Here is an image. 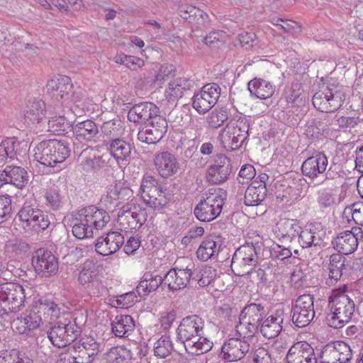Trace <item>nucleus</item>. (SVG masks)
Masks as SVG:
<instances>
[{"label": "nucleus", "mask_w": 363, "mask_h": 363, "mask_svg": "<svg viewBox=\"0 0 363 363\" xmlns=\"http://www.w3.org/2000/svg\"><path fill=\"white\" fill-rule=\"evenodd\" d=\"M205 325L204 318L196 314L181 320L177 328V341L184 345L187 353L200 355L213 347V342L204 335Z\"/></svg>", "instance_id": "nucleus-1"}, {"label": "nucleus", "mask_w": 363, "mask_h": 363, "mask_svg": "<svg viewBox=\"0 0 363 363\" xmlns=\"http://www.w3.org/2000/svg\"><path fill=\"white\" fill-rule=\"evenodd\" d=\"M74 216L72 233L80 240L92 238L94 230L103 229L110 221L108 213L94 206H89L78 210Z\"/></svg>", "instance_id": "nucleus-2"}, {"label": "nucleus", "mask_w": 363, "mask_h": 363, "mask_svg": "<svg viewBox=\"0 0 363 363\" xmlns=\"http://www.w3.org/2000/svg\"><path fill=\"white\" fill-rule=\"evenodd\" d=\"M347 286L335 289L329 297L330 312L325 317L326 324L333 328H342L348 323L354 312L355 304L347 294Z\"/></svg>", "instance_id": "nucleus-3"}, {"label": "nucleus", "mask_w": 363, "mask_h": 363, "mask_svg": "<svg viewBox=\"0 0 363 363\" xmlns=\"http://www.w3.org/2000/svg\"><path fill=\"white\" fill-rule=\"evenodd\" d=\"M226 196V192L220 189L203 194L194 208V216L201 222L213 220L220 214Z\"/></svg>", "instance_id": "nucleus-4"}, {"label": "nucleus", "mask_w": 363, "mask_h": 363, "mask_svg": "<svg viewBox=\"0 0 363 363\" xmlns=\"http://www.w3.org/2000/svg\"><path fill=\"white\" fill-rule=\"evenodd\" d=\"M26 296L24 288L19 284L0 285V314L18 311L23 306Z\"/></svg>", "instance_id": "nucleus-5"}, {"label": "nucleus", "mask_w": 363, "mask_h": 363, "mask_svg": "<svg viewBox=\"0 0 363 363\" xmlns=\"http://www.w3.org/2000/svg\"><path fill=\"white\" fill-rule=\"evenodd\" d=\"M17 218L26 232H39L47 229L50 223L48 217L34 205L24 203Z\"/></svg>", "instance_id": "nucleus-6"}, {"label": "nucleus", "mask_w": 363, "mask_h": 363, "mask_svg": "<svg viewBox=\"0 0 363 363\" xmlns=\"http://www.w3.org/2000/svg\"><path fill=\"white\" fill-rule=\"evenodd\" d=\"M257 263L258 255L255 247L252 244H246L236 250L230 267L236 276L243 277L251 273Z\"/></svg>", "instance_id": "nucleus-7"}, {"label": "nucleus", "mask_w": 363, "mask_h": 363, "mask_svg": "<svg viewBox=\"0 0 363 363\" xmlns=\"http://www.w3.org/2000/svg\"><path fill=\"white\" fill-rule=\"evenodd\" d=\"M345 99V94L337 86L323 87L315 92L312 99L314 107L325 113H331L339 109Z\"/></svg>", "instance_id": "nucleus-8"}, {"label": "nucleus", "mask_w": 363, "mask_h": 363, "mask_svg": "<svg viewBox=\"0 0 363 363\" xmlns=\"http://www.w3.org/2000/svg\"><path fill=\"white\" fill-rule=\"evenodd\" d=\"M292 323L299 328L306 327L315 317L314 298L311 294L299 296L292 306Z\"/></svg>", "instance_id": "nucleus-9"}, {"label": "nucleus", "mask_w": 363, "mask_h": 363, "mask_svg": "<svg viewBox=\"0 0 363 363\" xmlns=\"http://www.w3.org/2000/svg\"><path fill=\"white\" fill-rule=\"evenodd\" d=\"M221 94L220 86L214 82L205 84L192 97V106L199 113L209 111L218 102Z\"/></svg>", "instance_id": "nucleus-10"}, {"label": "nucleus", "mask_w": 363, "mask_h": 363, "mask_svg": "<svg viewBox=\"0 0 363 363\" xmlns=\"http://www.w3.org/2000/svg\"><path fill=\"white\" fill-rule=\"evenodd\" d=\"M352 349L341 341L327 344L318 354L320 363H352Z\"/></svg>", "instance_id": "nucleus-11"}, {"label": "nucleus", "mask_w": 363, "mask_h": 363, "mask_svg": "<svg viewBox=\"0 0 363 363\" xmlns=\"http://www.w3.org/2000/svg\"><path fill=\"white\" fill-rule=\"evenodd\" d=\"M80 336V330L74 324L57 322L48 331L50 342L58 348L65 347L74 342Z\"/></svg>", "instance_id": "nucleus-12"}, {"label": "nucleus", "mask_w": 363, "mask_h": 363, "mask_svg": "<svg viewBox=\"0 0 363 363\" xmlns=\"http://www.w3.org/2000/svg\"><path fill=\"white\" fill-rule=\"evenodd\" d=\"M33 159H67L70 155V148L66 142L57 140L42 141L33 150Z\"/></svg>", "instance_id": "nucleus-13"}, {"label": "nucleus", "mask_w": 363, "mask_h": 363, "mask_svg": "<svg viewBox=\"0 0 363 363\" xmlns=\"http://www.w3.org/2000/svg\"><path fill=\"white\" fill-rule=\"evenodd\" d=\"M147 213L145 209L133 206H123L118 214V224L121 230L139 229L147 220Z\"/></svg>", "instance_id": "nucleus-14"}, {"label": "nucleus", "mask_w": 363, "mask_h": 363, "mask_svg": "<svg viewBox=\"0 0 363 363\" xmlns=\"http://www.w3.org/2000/svg\"><path fill=\"white\" fill-rule=\"evenodd\" d=\"M32 265L35 272L41 277L48 278L57 274L58 262L50 250L43 248L35 251Z\"/></svg>", "instance_id": "nucleus-15"}, {"label": "nucleus", "mask_w": 363, "mask_h": 363, "mask_svg": "<svg viewBox=\"0 0 363 363\" xmlns=\"http://www.w3.org/2000/svg\"><path fill=\"white\" fill-rule=\"evenodd\" d=\"M251 123L245 116H236L227 125L232 150L241 147L248 138Z\"/></svg>", "instance_id": "nucleus-16"}, {"label": "nucleus", "mask_w": 363, "mask_h": 363, "mask_svg": "<svg viewBox=\"0 0 363 363\" xmlns=\"http://www.w3.org/2000/svg\"><path fill=\"white\" fill-rule=\"evenodd\" d=\"M140 129L138 139L147 144H155L165 135L167 130V122L165 118L156 117L150 121Z\"/></svg>", "instance_id": "nucleus-17"}, {"label": "nucleus", "mask_w": 363, "mask_h": 363, "mask_svg": "<svg viewBox=\"0 0 363 363\" xmlns=\"http://www.w3.org/2000/svg\"><path fill=\"white\" fill-rule=\"evenodd\" d=\"M123 235L116 231H111L97 238L95 250L97 253L108 256L116 253L124 244Z\"/></svg>", "instance_id": "nucleus-18"}, {"label": "nucleus", "mask_w": 363, "mask_h": 363, "mask_svg": "<svg viewBox=\"0 0 363 363\" xmlns=\"http://www.w3.org/2000/svg\"><path fill=\"white\" fill-rule=\"evenodd\" d=\"M159 108L152 102H141L133 106L128 113V121L133 123H147L153 118L162 117Z\"/></svg>", "instance_id": "nucleus-19"}, {"label": "nucleus", "mask_w": 363, "mask_h": 363, "mask_svg": "<svg viewBox=\"0 0 363 363\" xmlns=\"http://www.w3.org/2000/svg\"><path fill=\"white\" fill-rule=\"evenodd\" d=\"M250 345L248 340L240 338H230L222 346L223 358L228 362L241 360L250 353Z\"/></svg>", "instance_id": "nucleus-20"}, {"label": "nucleus", "mask_w": 363, "mask_h": 363, "mask_svg": "<svg viewBox=\"0 0 363 363\" xmlns=\"http://www.w3.org/2000/svg\"><path fill=\"white\" fill-rule=\"evenodd\" d=\"M286 357L289 363H317L318 359L314 349L304 341L295 343L289 349Z\"/></svg>", "instance_id": "nucleus-21"}, {"label": "nucleus", "mask_w": 363, "mask_h": 363, "mask_svg": "<svg viewBox=\"0 0 363 363\" xmlns=\"http://www.w3.org/2000/svg\"><path fill=\"white\" fill-rule=\"evenodd\" d=\"M297 235L298 236V243L303 249L320 245L325 231L320 224L309 223L303 228H301Z\"/></svg>", "instance_id": "nucleus-22"}, {"label": "nucleus", "mask_w": 363, "mask_h": 363, "mask_svg": "<svg viewBox=\"0 0 363 363\" xmlns=\"http://www.w3.org/2000/svg\"><path fill=\"white\" fill-rule=\"evenodd\" d=\"M192 79L186 77H177L172 80L166 89L164 96L169 104H176L177 101L189 92L194 86Z\"/></svg>", "instance_id": "nucleus-23"}, {"label": "nucleus", "mask_w": 363, "mask_h": 363, "mask_svg": "<svg viewBox=\"0 0 363 363\" xmlns=\"http://www.w3.org/2000/svg\"><path fill=\"white\" fill-rule=\"evenodd\" d=\"M181 18L192 24L196 29L202 30L209 24V16L203 10L191 6L182 5L178 9Z\"/></svg>", "instance_id": "nucleus-24"}, {"label": "nucleus", "mask_w": 363, "mask_h": 363, "mask_svg": "<svg viewBox=\"0 0 363 363\" xmlns=\"http://www.w3.org/2000/svg\"><path fill=\"white\" fill-rule=\"evenodd\" d=\"M28 181V172L18 166H7L0 170V187L6 184H11L18 188L24 187Z\"/></svg>", "instance_id": "nucleus-25"}, {"label": "nucleus", "mask_w": 363, "mask_h": 363, "mask_svg": "<svg viewBox=\"0 0 363 363\" xmlns=\"http://www.w3.org/2000/svg\"><path fill=\"white\" fill-rule=\"evenodd\" d=\"M191 270L186 269H171L164 276V286L174 291L184 289L190 281Z\"/></svg>", "instance_id": "nucleus-26"}, {"label": "nucleus", "mask_w": 363, "mask_h": 363, "mask_svg": "<svg viewBox=\"0 0 363 363\" xmlns=\"http://www.w3.org/2000/svg\"><path fill=\"white\" fill-rule=\"evenodd\" d=\"M284 315L283 310H277L264 319L260 325L261 334L267 339L277 337L283 329Z\"/></svg>", "instance_id": "nucleus-27"}, {"label": "nucleus", "mask_w": 363, "mask_h": 363, "mask_svg": "<svg viewBox=\"0 0 363 363\" xmlns=\"http://www.w3.org/2000/svg\"><path fill=\"white\" fill-rule=\"evenodd\" d=\"M27 144L19 142L15 138H7L0 143V159H19L28 154Z\"/></svg>", "instance_id": "nucleus-28"}, {"label": "nucleus", "mask_w": 363, "mask_h": 363, "mask_svg": "<svg viewBox=\"0 0 363 363\" xmlns=\"http://www.w3.org/2000/svg\"><path fill=\"white\" fill-rule=\"evenodd\" d=\"M221 246L222 240L220 237L212 235L206 237L197 249V258L203 262L213 259L218 255Z\"/></svg>", "instance_id": "nucleus-29"}, {"label": "nucleus", "mask_w": 363, "mask_h": 363, "mask_svg": "<svg viewBox=\"0 0 363 363\" xmlns=\"http://www.w3.org/2000/svg\"><path fill=\"white\" fill-rule=\"evenodd\" d=\"M333 121L328 115H325L323 120L313 118L306 125L304 135L312 140L322 139L326 137L325 133H328L329 125L333 124Z\"/></svg>", "instance_id": "nucleus-30"}, {"label": "nucleus", "mask_w": 363, "mask_h": 363, "mask_svg": "<svg viewBox=\"0 0 363 363\" xmlns=\"http://www.w3.org/2000/svg\"><path fill=\"white\" fill-rule=\"evenodd\" d=\"M41 323L42 319L38 311H32L14 320L12 325L20 334L28 335L30 332L38 328Z\"/></svg>", "instance_id": "nucleus-31"}, {"label": "nucleus", "mask_w": 363, "mask_h": 363, "mask_svg": "<svg viewBox=\"0 0 363 363\" xmlns=\"http://www.w3.org/2000/svg\"><path fill=\"white\" fill-rule=\"evenodd\" d=\"M72 133L78 140H96L99 133V127L92 120L86 119L72 126Z\"/></svg>", "instance_id": "nucleus-32"}, {"label": "nucleus", "mask_w": 363, "mask_h": 363, "mask_svg": "<svg viewBox=\"0 0 363 363\" xmlns=\"http://www.w3.org/2000/svg\"><path fill=\"white\" fill-rule=\"evenodd\" d=\"M300 230L301 226L296 220L285 218L278 222L274 232L279 240L291 242L297 236Z\"/></svg>", "instance_id": "nucleus-33"}, {"label": "nucleus", "mask_w": 363, "mask_h": 363, "mask_svg": "<svg viewBox=\"0 0 363 363\" xmlns=\"http://www.w3.org/2000/svg\"><path fill=\"white\" fill-rule=\"evenodd\" d=\"M334 248L340 254L349 255L354 252L358 246L354 235L345 230L340 233L332 242Z\"/></svg>", "instance_id": "nucleus-34"}, {"label": "nucleus", "mask_w": 363, "mask_h": 363, "mask_svg": "<svg viewBox=\"0 0 363 363\" xmlns=\"http://www.w3.org/2000/svg\"><path fill=\"white\" fill-rule=\"evenodd\" d=\"M248 90L252 96L259 99H267L272 96L275 87L269 82L262 79L255 78L247 84Z\"/></svg>", "instance_id": "nucleus-35"}, {"label": "nucleus", "mask_w": 363, "mask_h": 363, "mask_svg": "<svg viewBox=\"0 0 363 363\" xmlns=\"http://www.w3.org/2000/svg\"><path fill=\"white\" fill-rule=\"evenodd\" d=\"M162 284L164 285V277L147 272L145 273L143 279L136 287V291L140 296H147L155 291Z\"/></svg>", "instance_id": "nucleus-36"}, {"label": "nucleus", "mask_w": 363, "mask_h": 363, "mask_svg": "<svg viewBox=\"0 0 363 363\" xmlns=\"http://www.w3.org/2000/svg\"><path fill=\"white\" fill-rule=\"evenodd\" d=\"M267 187L264 184H258V182H252L247 188L244 202L246 206L259 205L267 196Z\"/></svg>", "instance_id": "nucleus-37"}, {"label": "nucleus", "mask_w": 363, "mask_h": 363, "mask_svg": "<svg viewBox=\"0 0 363 363\" xmlns=\"http://www.w3.org/2000/svg\"><path fill=\"white\" fill-rule=\"evenodd\" d=\"M230 160H220L217 164L211 165L208 170L207 179L213 184H220L225 182L231 172Z\"/></svg>", "instance_id": "nucleus-38"}, {"label": "nucleus", "mask_w": 363, "mask_h": 363, "mask_svg": "<svg viewBox=\"0 0 363 363\" xmlns=\"http://www.w3.org/2000/svg\"><path fill=\"white\" fill-rule=\"evenodd\" d=\"M134 328L133 318L129 315H117L111 322L112 332L118 337L128 336Z\"/></svg>", "instance_id": "nucleus-39"}, {"label": "nucleus", "mask_w": 363, "mask_h": 363, "mask_svg": "<svg viewBox=\"0 0 363 363\" xmlns=\"http://www.w3.org/2000/svg\"><path fill=\"white\" fill-rule=\"evenodd\" d=\"M25 123L28 125H37L43 122L45 118V104L42 100L34 101L25 113Z\"/></svg>", "instance_id": "nucleus-40"}, {"label": "nucleus", "mask_w": 363, "mask_h": 363, "mask_svg": "<svg viewBox=\"0 0 363 363\" xmlns=\"http://www.w3.org/2000/svg\"><path fill=\"white\" fill-rule=\"evenodd\" d=\"M135 359L132 350L124 345L111 347L106 354V359L108 363H128Z\"/></svg>", "instance_id": "nucleus-41"}, {"label": "nucleus", "mask_w": 363, "mask_h": 363, "mask_svg": "<svg viewBox=\"0 0 363 363\" xmlns=\"http://www.w3.org/2000/svg\"><path fill=\"white\" fill-rule=\"evenodd\" d=\"M229 116L230 109L226 106L214 108L206 117L208 128L216 130L222 127L229 118Z\"/></svg>", "instance_id": "nucleus-42"}, {"label": "nucleus", "mask_w": 363, "mask_h": 363, "mask_svg": "<svg viewBox=\"0 0 363 363\" xmlns=\"http://www.w3.org/2000/svg\"><path fill=\"white\" fill-rule=\"evenodd\" d=\"M99 277L98 267L96 264L90 259H86L81 266L78 275V281L83 288L88 284Z\"/></svg>", "instance_id": "nucleus-43"}, {"label": "nucleus", "mask_w": 363, "mask_h": 363, "mask_svg": "<svg viewBox=\"0 0 363 363\" xmlns=\"http://www.w3.org/2000/svg\"><path fill=\"white\" fill-rule=\"evenodd\" d=\"M265 315V306L264 305L251 303L242 308L239 316L261 325Z\"/></svg>", "instance_id": "nucleus-44"}, {"label": "nucleus", "mask_w": 363, "mask_h": 363, "mask_svg": "<svg viewBox=\"0 0 363 363\" xmlns=\"http://www.w3.org/2000/svg\"><path fill=\"white\" fill-rule=\"evenodd\" d=\"M162 186L158 180L155 179L152 176L147 175L143 177L140 187V192L141 197L144 201H149L152 204H157L156 201L151 200L152 194L157 193V189Z\"/></svg>", "instance_id": "nucleus-45"}, {"label": "nucleus", "mask_w": 363, "mask_h": 363, "mask_svg": "<svg viewBox=\"0 0 363 363\" xmlns=\"http://www.w3.org/2000/svg\"><path fill=\"white\" fill-rule=\"evenodd\" d=\"M124 125L121 120H111L104 122L101 126V133L108 139H119L124 133Z\"/></svg>", "instance_id": "nucleus-46"}, {"label": "nucleus", "mask_w": 363, "mask_h": 363, "mask_svg": "<svg viewBox=\"0 0 363 363\" xmlns=\"http://www.w3.org/2000/svg\"><path fill=\"white\" fill-rule=\"evenodd\" d=\"M114 159H127L131 156L132 148L129 143L121 139L113 140L107 147Z\"/></svg>", "instance_id": "nucleus-47"}, {"label": "nucleus", "mask_w": 363, "mask_h": 363, "mask_svg": "<svg viewBox=\"0 0 363 363\" xmlns=\"http://www.w3.org/2000/svg\"><path fill=\"white\" fill-rule=\"evenodd\" d=\"M72 126L63 116H55L48 122V132L56 135H65L72 131Z\"/></svg>", "instance_id": "nucleus-48"}, {"label": "nucleus", "mask_w": 363, "mask_h": 363, "mask_svg": "<svg viewBox=\"0 0 363 363\" xmlns=\"http://www.w3.org/2000/svg\"><path fill=\"white\" fill-rule=\"evenodd\" d=\"M328 160H304L301 170L306 176L313 178L325 171Z\"/></svg>", "instance_id": "nucleus-49"}, {"label": "nucleus", "mask_w": 363, "mask_h": 363, "mask_svg": "<svg viewBox=\"0 0 363 363\" xmlns=\"http://www.w3.org/2000/svg\"><path fill=\"white\" fill-rule=\"evenodd\" d=\"M172 199V194L167 191L166 188L162 186L157 189V193L152 194L151 200L156 201L157 204H152L149 201H144L148 206L155 210H162L167 207L169 202Z\"/></svg>", "instance_id": "nucleus-50"}, {"label": "nucleus", "mask_w": 363, "mask_h": 363, "mask_svg": "<svg viewBox=\"0 0 363 363\" xmlns=\"http://www.w3.org/2000/svg\"><path fill=\"white\" fill-rule=\"evenodd\" d=\"M173 349V343L169 336H161L154 344V354L159 358H166Z\"/></svg>", "instance_id": "nucleus-51"}, {"label": "nucleus", "mask_w": 363, "mask_h": 363, "mask_svg": "<svg viewBox=\"0 0 363 363\" xmlns=\"http://www.w3.org/2000/svg\"><path fill=\"white\" fill-rule=\"evenodd\" d=\"M240 324L237 326V332L243 335V340H247L252 338L260 330V325L253 323L239 316Z\"/></svg>", "instance_id": "nucleus-52"}, {"label": "nucleus", "mask_w": 363, "mask_h": 363, "mask_svg": "<svg viewBox=\"0 0 363 363\" xmlns=\"http://www.w3.org/2000/svg\"><path fill=\"white\" fill-rule=\"evenodd\" d=\"M131 190L124 186L123 183H116L113 186H111L107 191V198L112 201L126 200L130 196Z\"/></svg>", "instance_id": "nucleus-53"}, {"label": "nucleus", "mask_w": 363, "mask_h": 363, "mask_svg": "<svg viewBox=\"0 0 363 363\" xmlns=\"http://www.w3.org/2000/svg\"><path fill=\"white\" fill-rule=\"evenodd\" d=\"M83 289L91 297L101 298L108 295V289L104 284L103 280L100 277L86 285Z\"/></svg>", "instance_id": "nucleus-54"}, {"label": "nucleus", "mask_w": 363, "mask_h": 363, "mask_svg": "<svg viewBox=\"0 0 363 363\" xmlns=\"http://www.w3.org/2000/svg\"><path fill=\"white\" fill-rule=\"evenodd\" d=\"M46 205L54 211L60 209L64 203L63 199L60 189L53 187L48 189L45 194Z\"/></svg>", "instance_id": "nucleus-55"}, {"label": "nucleus", "mask_w": 363, "mask_h": 363, "mask_svg": "<svg viewBox=\"0 0 363 363\" xmlns=\"http://www.w3.org/2000/svg\"><path fill=\"white\" fill-rule=\"evenodd\" d=\"M29 250L28 244L22 239L9 240L5 246V251L10 257L21 255Z\"/></svg>", "instance_id": "nucleus-56"}, {"label": "nucleus", "mask_w": 363, "mask_h": 363, "mask_svg": "<svg viewBox=\"0 0 363 363\" xmlns=\"http://www.w3.org/2000/svg\"><path fill=\"white\" fill-rule=\"evenodd\" d=\"M155 165L162 177L172 176L179 169L177 160H155Z\"/></svg>", "instance_id": "nucleus-57"}, {"label": "nucleus", "mask_w": 363, "mask_h": 363, "mask_svg": "<svg viewBox=\"0 0 363 363\" xmlns=\"http://www.w3.org/2000/svg\"><path fill=\"white\" fill-rule=\"evenodd\" d=\"M302 91V86L299 82H293L285 87L282 96L288 104H293L301 96Z\"/></svg>", "instance_id": "nucleus-58"}, {"label": "nucleus", "mask_w": 363, "mask_h": 363, "mask_svg": "<svg viewBox=\"0 0 363 363\" xmlns=\"http://www.w3.org/2000/svg\"><path fill=\"white\" fill-rule=\"evenodd\" d=\"M337 122V125L340 129H342L345 131L350 130L352 128H355L362 121L359 116H340L335 115L333 118Z\"/></svg>", "instance_id": "nucleus-59"}, {"label": "nucleus", "mask_w": 363, "mask_h": 363, "mask_svg": "<svg viewBox=\"0 0 363 363\" xmlns=\"http://www.w3.org/2000/svg\"><path fill=\"white\" fill-rule=\"evenodd\" d=\"M344 214H352L354 223L363 226V203H354L344 210Z\"/></svg>", "instance_id": "nucleus-60"}, {"label": "nucleus", "mask_w": 363, "mask_h": 363, "mask_svg": "<svg viewBox=\"0 0 363 363\" xmlns=\"http://www.w3.org/2000/svg\"><path fill=\"white\" fill-rule=\"evenodd\" d=\"M79 345L89 353L94 358L100 352V344L93 337H87L82 338L78 342Z\"/></svg>", "instance_id": "nucleus-61"}, {"label": "nucleus", "mask_w": 363, "mask_h": 363, "mask_svg": "<svg viewBox=\"0 0 363 363\" xmlns=\"http://www.w3.org/2000/svg\"><path fill=\"white\" fill-rule=\"evenodd\" d=\"M248 357L252 358L254 363H272L271 355L268 350L262 347L250 352Z\"/></svg>", "instance_id": "nucleus-62"}, {"label": "nucleus", "mask_w": 363, "mask_h": 363, "mask_svg": "<svg viewBox=\"0 0 363 363\" xmlns=\"http://www.w3.org/2000/svg\"><path fill=\"white\" fill-rule=\"evenodd\" d=\"M216 277V270L212 267H206L200 272L198 284L203 287L211 284Z\"/></svg>", "instance_id": "nucleus-63"}, {"label": "nucleus", "mask_w": 363, "mask_h": 363, "mask_svg": "<svg viewBox=\"0 0 363 363\" xmlns=\"http://www.w3.org/2000/svg\"><path fill=\"white\" fill-rule=\"evenodd\" d=\"M40 308L50 315L51 318H58L60 314V308L52 300L41 299Z\"/></svg>", "instance_id": "nucleus-64"}]
</instances>
